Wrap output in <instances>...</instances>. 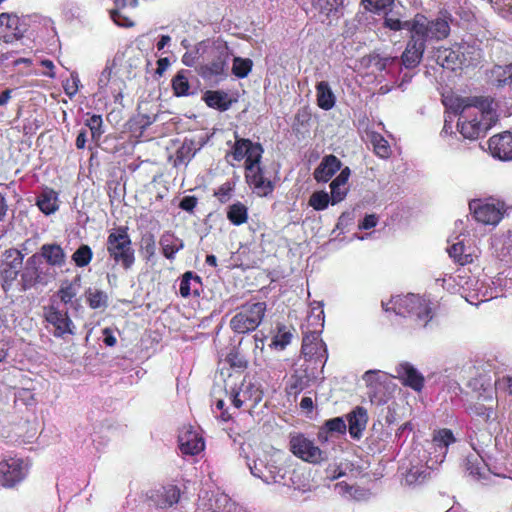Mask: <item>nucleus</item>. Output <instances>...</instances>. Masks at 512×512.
Returning a JSON list of instances; mask_svg holds the SVG:
<instances>
[{"label":"nucleus","mask_w":512,"mask_h":512,"mask_svg":"<svg viewBox=\"0 0 512 512\" xmlns=\"http://www.w3.org/2000/svg\"><path fill=\"white\" fill-rule=\"evenodd\" d=\"M443 103L451 113L458 114L457 129L466 139L483 137L496 121L491 97L446 95Z\"/></svg>","instance_id":"1"},{"label":"nucleus","mask_w":512,"mask_h":512,"mask_svg":"<svg viewBox=\"0 0 512 512\" xmlns=\"http://www.w3.org/2000/svg\"><path fill=\"white\" fill-rule=\"evenodd\" d=\"M405 28L410 32L411 49L416 64L419 65L427 48L428 39L447 38L450 35L451 24L443 17L430 20L425 14L418 12L411 20H405Z\"/></svg>","instance_id":"2"},{"label":"nucleus","mask_w":512,"mask_h":512,"mask_svg":"<svg viewBox=\"0 0 512 512\" xmlns=\"http://www.w3.org/2000/svg\"><path fill=\"white\" fill-rule=\"evenodd\" d=\"M384 310H393L397 315L410 316L416 326H427L434 317L433 302L420 294H406L391 297L388 302H382Z\"/></svg>","instance_id":"3"},{"label":"nucleus","mask_w":512,"mask_h":512,"mask_svg":"<svg viewBox=\"0 0 512 512\" xmlns=\"http://www.w3.org/2000/svg\"><path fill=\"white\" fill-rule=\"evenodd\" d=\"M307 322L308 326L313 327V330L307 331L304 334L302 353L310 360L323 363L327 358V349L325 343L320 338L321 328L324 324V311L320 303H315V306L311 308Z\"/></svg>","instance_id":"4"},{"label":"nucleus","mask_w":512,"mask_h":512,"mask_svg":"<svg viewBox=\"0 0 512 512\" xmlns=\"http://www.w3.org/2000/svg\"><path fill=\"white\" fill-rule=\"evenodd\" d=\"M249 470L254 477L266 484L280 483L284 479V469L281 466V453L262 452L252 462H247Z\"/></svg>","instance_id":"5"},{"label":"nucleus","mask_w":512,"mask_h":512,"mask_svg":"<svg viewBox=\"0 0 512 512\" xmlns=\"http://www.w3.org/2000/svg\"><path fill=\"white\" fill-rule=\"evenodd\" d=\"M106 249L111 259L120 264L125 270L130 269L135 262V251L127 228L114 229L107 237Z\"/></svg>","instance_id":"6"},{"label":"nucleus","mask_w":512,"mask_h":512,"mask_svg":"<svg viewBox=\"0 0 512 512\" xmlns=\"http://www.w3.org/2000/svg\"><path fill=\"white\" fill-rule=\"evenodd\" d=\"M43 316L46 328L54 337L65 339L75 334L76 326L68 315L67 307L60 305L57 300L52 299L51 303L43 308Z\"/></svg>","instance_id":"7"},{"label":"nucleus","mask_w":512,"mask_h":512,"mask_svg":"<svg viewBox=\"0 0 512 512\" xmlns=\"http://www.w3.org/2000/svg\"><path fill=\"white\" fill-rule=\"evenodd\" d=\"M266 311L264 302H256L242 306L232 317L230 326L236 333H247L255 330L263 320Z\"/></svg>","instance_id":"8"},{"label":"nucleus","mask_w":512,"mask_h":512,"mask_svg":"<svg viewBox=\"0 0 512 512\" xmlns=\"http://www.w3.org/2000/svg\"><path fill=\"white\" fill-rule=\"evenodd\" d=\"M289 449L293 455L311 464H319L327 459L326 452L301 433L290 434Z\"/></svg>","instance_id":"9"},{"label":"nucleus","mask_w":512,"mask_h":512,"mask_svg":"<svg viewBox=\"0 0 512 512\" xmlns=\"http://www.w3.org/2000/svg\"><path fill=\"white\" fill-rule=\"evenodd\" d=\"M211 61L200 67L199 73L203 78L214 79L224 76L229 60V49L225 44L215 45L210 50Z\"/></svg>","instance_id":"10"},{"label":"nucleus","mask_w":512,"mask_h":512,"mask_svg":"<svg viewBox=\"0 0 512 512\" xmlns=\"http://www.w3.org/2000/svg\"><path fill=\"white\" fill-rule=\"evenodd\" d=\"M28 471L27 464L20 458L11 457L0 462V484L12 488L21 482Z\"/></svg>","instance_id":"11"},{"label":"nucleus","mask_w":512,"mask_h":512,"mask_svg":"<svg viewBox=\"0 0 512 512\" xmlns=\"http://www.w3.org/2000/svg\"><path fill=\"white\" fill-rule=\"evenodd\" d=\"M235 138L236 140L232 150L226 155V158L231 156L233 160L237 162H240L245 158V165L261 161L263 154L261 144L253 143L249 139L239 138L237 135Z\"/></svg>","instance_id":"12"},{"label":"nucleus","mask_w":512,"mask_h":512,"mask_svg":"<svg viewBox=\"0 0 512 512\" xmlns=\"http://www.w3.org/2000/svg\"><path fill=\"white\" fill-rule=\"evenodd\" d=\"M230 400L235 408L249 404V409H252L262 400V391L250 380L244 379L237 389L231 391Z\"/></svg>","instance_id":"13"},{"label":"nucleus","mask_w":512,"mask_h":512,"mask_svg":"<svg viewBox=\"0 0 512 512\" xmlns=\"http://www.w3.org/2000/svg\"><path fill=\"white\" fill-rule=\"evenodd\" d=\"M473 215L478 222L486 223V225H497L504 216L505 204L500 201L495 203H481V201H473L469 204Z\"/></svg>","instance_id":"14"},{"label":"nucleus","mask_w":512,"mask_h":512,"mask_svg":"<svg viewBox=\"0 0 512 512\" xmlns=\"http://www.w3.org/2000/svg\"><path fill=\"white\" fill-rule=\"evenodd\" d=\"M245 170L246 182L258 196H267L273 191V184L264 177L260 162L245 165Z\"/></svg>","instance_id":"15"},{"label":"nucleus","mask_w":512,"mask_h":512,"mask_svg":"<svg viewBox=\"0 0 512 512\" xmlns=\"http://www.w3.org/2000/svg\"><path fill=\"white\" fill-rule=\"evenodd\" d=\"M347 430L352 435V412L347 413L344 417H335L325 421L319 429L318 439L321 442H327L330 437L344 435Z\"/></svg>","instance_id":"16"},{"label":"nucleus","mask_w":512,"mask_h":512,"mask_svg":"<svg viewBox=\"0 0 512 512\" xmlns=\"http://www.w3.org/2000/svg\"><path fill=\"white\" fill-rule=\"evenodd\" d=\"M395 377L408 388L414 391H422L425 386L424 375L419 372L411 362H400L395 368Z\"/></svg>","instance_id":"17"},{"label":"nucleus","mask_w":512,"mask_h":512,"mask_svg":"<svg viewBox=\"0 0 512 512\" xmlns=\"http://www.w3.org/2000/svg\"><path fill=\"white\" fill-rule=\"evenodd\" d=\"M179 447L182 453L196 455L204 449V440L192 426H184L178 436Z\"/></svg>","instance_id":"18"},{"label":"nucleus","mask_w":512,"mask_h":512,"mask_svg":"<svg viewBox=\"0 0 512 512\" xmlns=\"http://www.w3.org/2000/svg\"><path fill=\"white\" fill-rule=\"evenodd\" d=\"M488 148L493 157L500 160H511L512 158V133L504 131L503 133L494 134L488 140Z\"/></svg>","instance_id":"19"},{"label":"nucleus","mask_w":512,"mask_h":512,"mask_svg":"<svg viewBox=\"0 0 512 512\" xmlns=\"http://www.w3.org/2000/svg\"><path fill=\"white\" fill-rule=\"evenodd\" d=\"M37 255L41 256V260H44L47 265L53 267L56 271L57 268H62L66 263L65 251L55 243L42 245Z\"/></svg>","instance_id":"20"},{"label":"nucleus","mask_w":512,"mask_h":512,"mask_svg":"<svg viewBox=\"0 0 512 512\" xmlns=\"http://www.w3.org/2000/svg\"><path fill=\"white\" fill-rule=\"evenodd\" d=\"M21 36L19 18L14 14L2 13L0 15V39L9 43Z\"/></svg>","instance_id":"21"},{"label":"nucleus","mask_w":512,"mask_h":512,"mask_svg":"<svg viewBox=\"0 0 512 512\" xmlns=\"http://www.w3.org/2000/svg\"><path fill=\"white\" fill-rule=\"evenodd\" d=\"M494 402L495 392L490 388L486 395L483 396V401H476V403L470 405L468 409L471 414L476 415V417H480L484 422H488L492 415L495 414Z\"/></svg>","instance_id":"22"},{"label":"nucleus","mask_w":512,"mask_h":512,"mask_svg":"<svg viewBox=\"0 0 512 512\" xmlns=\"http://www.w3.org/2000/svg\"><path fill=\"white\" fill-rule=\"evenodd\" d=\"M361 138L366 144H370L376 155L381 158H388L391 155V148L387 139L377 131L365 130L360 133Z\"/></svg>","instance_id":"23"},{"label":"nucleus","mask_w":512,"mask_h":512,"mask_svg":"<svg viewBox=\"0 0 512 512\" xmlns=\"http://www.w3.org/2000/svg\"><path fill=\"white\" fill-rule=\"evenodd\" d=\"M150 498L156 507L166 509L179 501L180 490L176 486L164 487L152 494Z\"/></svg>","instance_id":"24"},{"label":"nucleus","mask_w":512,"mask_h":512,"mask_svg":"<svg viewBox=\"0 0 512 512\" xmlns=\"http://www.w3.org/2000/svg\"><path fill=\"white\" fill-rule=\"evenodd\" d=\"M397 58L395 56H380L379 53H370V55L363 56L360 63L365 67L371 69L373 74L387 70L390 65L396 64Z\"/></svg>","instance_id":"25"},{"label":"nucleus","mask_w":512,"mask_h":512,"mask_svg":"<svg viewBox=\"0 0 512 512\" xmlns=\"http://www.w3.org/2000/svg\"><path fill=\"white\" fill-rule=\"evenodd\" d=\"M341 163L334 155L326 156L314 171L318 182H327L340 169Z\"/></svg>","instance_id":"26"},{"label":"nucleus","mask_w":512,"mask_h":512,"mask_svg":"<svg viewBox=\"0 0 512 512\" xmlns=\"http://www.w3.org/2000/svg\"><path fill=\"white\" fill-rule=\"evenodd\" d=\"M159 243L163 255L169 260L174 259L175 254L184 247L183 241L169 231L162 234Z\"/></svg>","instance_id":"27"},{"label":"nucleus","mask_w":512,"mask_h":512,"mask_svg":"<svg viewBox=\"0 0 512 512\" xmlns=\"http://www.w3.org/2000/svg\"><path fill=\"white\" fill-rule=\"evenodd\" d=\"M80 288V277L77 276L71 282H63L61 284L60 289L56 293V297L59 299L57 301L63 307H66L68 304H71L73 299L76 297L78 290Z\"/></svg>","instance_id":"28"},{"label":"nucleus","mask_w":512,"mask_h":512,"mask_svg":"<svg viewBox=\"0 0 512 512\" xmlns=\"http://www.w3.org/2000/svg\"><path fill=\"white\" fill-rule=\"evenodd\" d=\"M437 60L446 69H459L462 66L463 60L456 50L453 48H440L437 51Z\"/></svg>","instance_id":"29"},{"label":"nucleus","mask_w":512,"mask_h":512,"mask_svg":"<svg viewBox=\"0 0 512 512\" xmlns=\"http://www.w3.org/2000/svg\"><path fill=\"white\" fill-rule=\"evenodd\" d=\"M37 206L46 215L58 209V195L52 189H44L37 198Z\"/></svg>","instance_id":"30"},{"label":"nucleus","mask_w":512,"mask_h":512,"mask_svg":"<svg viewBox=\"0 0 512 512\" xmlns=\"http://www.w3.org/2000/svg\"><path fill=\"white\" fill-rule=\"evenodd\" d=\"M36 261V255H32L27 259L25 263L24 270L21 274V286L23 290H28L38 285L36 278Z\"/></svg>","instance_id":"31"},{"label":"nucleus","mask_w":512,"mask_h":512,"mask_svg":"<svg viewBox=\"0 0 512 512\" xmlns=\"http://www.w3.org/2000/svg\"><path fill=\"white\" fill-rule=\"evenodd\" d=\"M201 287V279L199 276L194 275L192 272H186L180 282V294L182 297H188L192 294L199 295Z\"/></svg>","instance_id":"32"},{"label":"nucleus","mask_w":512,"mask_h":512,"mask_svg":"<svg viewBox=\"0 0 512 512\" xmlns=\"http://www.w3.org/2000/svg\"><path fill=\"white\" fill-rule=\"evenodd\" d=\"M204 100L209 107L218 109L220 111L228 110L231 104L227 94L221 91L206 92Z\"/></svg>","instance_id":"33"},{"label":"nucleus","mask_w":512,"mask_h":512,"mask_svg":"<svg viewBox=\"0 0 512 512\" xmlns=\"http://www.w3.org/2000/svg\"><path fill=\"white\" fill-rule=\"evenodd\" d=\"M317 103L324 110L331 109L335 104V97L327 82L321 81L317 84Z\"/></svg>","instance_id":"34"},{"label":"nucleus","mask_w":512,"mask_h":512,"mask_svg":"<svg viewBox=\"0 0 512 512\" xmlns=\"http://www.w3.org/2000/svg\"><path fill=\"white\" fill-rule=\"evenodd\" d=\"M37 261H36V278L38 285H48L49 283L53 282L57 277V271L54 270L53 267L47 265L46 263H43L41 260V256L36 255Z\"/></svg>","instance_id":"35"},{"label":"nucleus","mask_w":512,"mask_h":512,"mask_svg":"<svg viewBox=\"0 0 512 512\" xmlns=\"http://www.w3.org/2000/svg\"><path fill=\"white\" fill-rule=\"evenodd\" d=\"M227 218L236 226L242 225L248 220V209L243 203L236 202L228 207Z\"/></svg>","instance_id":"36"},{"label":"nucleus","mask_w":512,"mask_h":512,"mask_svg":"<svg viewBox=\"0 0 512 512\" xmlns=\"http://www.w3.org/2000/svg\"><path fill=\"white\" fill-rule=\"evenodd\" d=\"M86 298L92 309H105L108 306V295L102 290L89 288L86 291Z\"/></svg>","instance_id":"37"},{"label":"nucleus","mask_w":512,"mask_h":512,"mask_svg":"<svg viewBox=\"0 0 512 512\" xmlns=\"http://www.w3.org/2000/svg\"><path fill=\"white\" fill-rule=\"evenodd\" d=\"M363 380L369 387L368 394L373 399V397H376L378 402L383 401V398H378L377 393L380 391L381 388H383V383L379 379L378 372H375V370H367L363 375Z\"/></svg>","instance_id":"38"},{"label":"nucleus","mask_w":512,"mask_h":512,"mask_svg":"<svg viewBox=\"0 0 512 512\" xmlns=\"http://www.w3.org/2000/svg\"><path fill=\"white\" fill-rule=\"evenodd\" d=\"M448 254L455 262L460 264V266H465V264H469V262L473 261L472 255L465 253V244H463V242L452 244L448 248Z\"/></svg>","instance_id":"39"},{"label":"nucleus","mask_w":512,"mask_h":512,"mask_svg":"<svg viewBox=\"0 0 512 512\" xmlns=\"http://www.w3.org/2000/svg\"><path fill=\"white\" fill-rule=\"evenodd\" d=\"M93 257V252L88 245L82 244L72 255V260L78 267L87 266Z\"/></svg>","instance_id":"40"},{"label":"nucleus","mask_w":512,"mask_h":512,"mask_svg":"<svg viewBox=\"0 0 512 512\" xmlns=\"http://www.w3.org/2000/svg\"><path fill=\"white\" fill-rule=\"evenodd\" d=\"M369 421L367 410L363 406L354 408V438L359 437V433L366 428Z\"/></svg>","instance_id":"41"},{"label":"nucleus","mask_w":512,"mask_h":512,"mask_svg":"<svg viewBox=\"0 0 512 512\" xmlns=\"http://www.w3.org/2000/svg\"><path fill=\"white\" fill-rule=\"evenodd\" d=\"M293 334L291 329L286 326H279L277 334L274 336L272 346L277 349L283 350L292 340Z\"/></svg>","instance_id":"42"},{"label":"nucleus","mask_w":512,"mask_h":512,"mask_svg":"<svg viewBox=\"0 0 512 512\" xmlns=\"http://www.w3.org/2000/svg\"><path fill=\"white\" fill-rule=\"evenodd\" d=\"M133 11L134 10H125V12L110 11V17L117 26L130 28L135 25L132 15Z\"/></svg>","instance_id":"43"},{"label":"nucleus","mask_w":512,"mask_h":512,"mask_svg":"<svg viewBox=\"0 0 512 512\" xmlns=\"http://www.w3.org/2000/svg\"><path fill=\"white\" fill-rule=\"evenodd\" d=\"M252 65V60L248 58L235 57L233 60L232 72L238 78H244L250 73Z\"/></svg>","instance_id":"44"},{"label":"nucleus","mask_w":512,"mask_h":512,"mask_svg":"<svg viewBox=\"0 0 512 512\" xmlns=\"http://www.w3.org/2000/svg\"><path fill=\"white\" fill-rule=\"evenodd\" d=\"M172 86L177 96H184L189 93V82L185 71H180L172 80Z\"/></svg>","instance_id":"45"},{"label":"nucleus","mask_w":512,"mask_h":512,"mask_svg":"<svg viewBox=\"0 0 512 512\" xmlns=\"http://www.w3.org/2000/svg\"><path fill=\"white\" fill-rule=\"evenodd\" d=\"M313 8L320 14L329 15L342 3V0H311Z\"/></svg>","instance_id":"46"},{"label":"nucleus","mask_w":512,"mask_h":512,"mask_svg":"<svg viewBox=\"0 0 512 512\" xmlns=\"http://www.w3.org/2000/svg\"><path fill=\"white\" fill-rule=\"evenodd\" d=\"M12 255H14V258L10 263V267L8 269H5L3 272L6 280H14L16 278L18 274V269L20 268L23 262V255L21 254V252L17 250L10 251V256Z\"/></svg>","instance_id":"47"},{"label":"nucleus","mask_w":512,"mask_h":512,"mask_svg":"<svg viewBox=\"0 0 512 512\" xmlns=\"http://www.w3.org/2000/svg\"><path fill=\"white\" fill-rule=\"evenodd\" d=\"M433 441L435 445L438 446H449L451 443L456 441V438L451 429H446V427H444L443 429H439L437 432H435Z\"/></svg>","instance_id":"48"},{"label":"nucleus","mask_w":512,"mask_h":512,"mask_svg":"<svg viewBox=\"0 0 512 512\" xmlns=\"http://www.w3.org/2000/svg\"><path fill=\"white\" fill-rule=\"evenodd\" d=\"M329 204V195L324 191L314 192L309 199V205L315 210H324Z\"/></svg>","instance_id":"49"},{"label":"nucleus","mask_w":512,"mask_h":512,"mask_svg":"<svg viewBox=\"0 0 512 512\" xmlns=\"http://www.w3.org/2000/svg\"><path fill=\"white\" fill-rule=\"evenodd\" d=\"M394 0H362L365 9L370 12H386Z\"/></svg>","instance_id":"50"},{"label":"nucleus","mask_w":512,"mask_h":512,"mask_svg":"<svg viewBox=\"0 0 512 512\" xmlns=\"http://www.w3.org/2000/svg\"><path fill=\"white\" fill-rule=\"evenodd\" d=\"M113 69L112 66H106L100 74L98 80L99 92L102 94H108V87L110 85L111 80L113 79Z\"/></svg>","instance_id":"51"},{"label":"nucleus","mask_w":512,"mask_h":512,"mask_svg":"<svg viewBox=\"0 0 512 512\" xmlns=\"http://www.w3.org/2000/svg\"><path fill=\"white\" fill-rule=\"evenodd\" d=\"M86 125L89 127L94 139L100 138L104 132L102 129L103 121L100 115H92L86 120Z\"/></svg>","instance_id":"52"},{"label":"nucleus","mask_w":512,"mask_h":512,"mask_svg":"<svg viewBox=\"0 0 512 512\" xmlns=\"http://www.w3.org/2000/svg\"><path fill=\"white\" fill-rule=\"evenodd\" d=\"M233 191L234 184L231 182H225L215 191V196L221 203H226L231 199Z\"/></svg>","instance_id":"53"},{"label":"nucleus","mask_w":512,"mask_h":512,"mask_svg":"<svg viewBox=\"0 0 512 512\" xmlns=\"http://www.w3.org/2000/svg\"><path fill=\"white\" fill-rule=\"evenodd\" d=\"M124 87V81L114 76L108 87V93H110L115 98V101H118L123 97Z\"/></svg>","instance_id":"54"},{"label":"nucleus","mask_w":512,"mask_h":512,"mask_svg":"<svg viewBox=\"0 0 512 512\" xmlns=\"http://www.w3.org/2000/svg\"><path fill=\"white\" fill-rule=\"evenodd\" d=\"M384 26L390 30L399 31L403 30V28H406V22H403L400 17L394 16V14H388V12H386L384 16Z\"/></svg>","instance_id":"55"},{"label":"nucleus","mask_w":512,"mask_h":512,"mask_svg":"<svg viewBox=\"0 0 512 512\" xmlns=\"http://www.w3.org/2000/svg\"><path fill=\"white\" fill-rule=\"evenodd\" d=\"M401 60L405 67H407L408 69H412V67H417V61L414 57V52L411 48L410 38L408 39L406 43V48L401 55Z\"/></svg>","instance_id":"56"},{"label":"nucleus","mask_w":512,"mask_h":512,"mask_svg":"<svg viewBox=\"0 0 512 512\" xmlns=\"http://www.w3.org/2000/svg\"><path fill=\"white\" fill-rule=\"evenodd\" d=\"M142 249L148 259L155 255L156 245L154 236L152 234H146L143 236Z\"/></svg>","instance_id":"57"},{"label":"nucleus","mask_w":512,"mask_h":512,"mask_svg":"<svg viewBox=\"0 0 512 512\" xmlns=\"http://www.w3.org/2000/svg\"><path fill=\"white\" fill-rule=\"evenodd\" d=\"M138 6V0H114V8L110 11L125 12V10H135Z\"/></svg>","instance_id":"58"},{"label":"nucleus","mask_w":512,"mask_h":512,"mask_svg":"<svg viewBox=\"0 0 512 512\" xmlns=\"http://www.w3.org/2000/svg\"><path fill=\"white\" fill-rule=\"evenodd\" d=\"M79 83H80V80L78 78V75L72 73L71 79H68L66 81V83L64 84V90H65L66 94L70 97L75 95L78 91Z\"/></svg>","instance_id":"59"},{"label":"nucleus","mask_w":512,"mask_h":512,"mask_svg":"<svg viewBox=\"0 0 512 512\" xmlns=\"http://www.w3.org/2000/svg\"><path fill=\"white\" fill-rule=\"evenodd\" d=\"M379 221V216L377 214H366L364 219L359 222L358 228L360 230H369V228L376 227Z\"/></svg>","instance_id":"60"},{"label":"nucleus","mask_w":512,"mask_h":512,"mask_svg":"<svg viewBox=\"0 0 512 512\" xmlns=\"http://www.w3.org/2000/svg\"><path fill=\"white\" fill-rule=\"evenodd\" d=\"M350 175L349 168H345L341 171V173L332 181L330 184V188H334L335 186H341L342 188H347L346 183L348 181Z\"/></svg>","instance_id":"61"},{"label":"nucleus","mask_w":512,"mask_h":512,"mask_svg":"<svg viewBox=\"0 0 512 512\" xmlns=\"http://www.w3.org/2000/svg\"><path fill=\"white\" fill-rule=\"evenodd\" d=\"M197 198L195 196H185L179 203V207L187 212H192L197 205Z\"/></svg>","instance_id":"62"},{"label":"nucleus","mask_w":512,"mask_h":512,"mask_svg":"<svg viewBox=\"0 0 512 512\" xmlns=\"http://www.w3.org/2000/svg\"><path fill=\"white\" fill-rule=\"evenodd\" d=\"M304 388V381L301 377H292L291 383L287 387L288 394H298Z\"/></svg>","instance_id":"63"},{"label":"nucleus","mask_w":512,"mask_h":512,"mask_svg":"<svg viewBox=\"0 0 512 512\" xmlns=\"http://www.w3.org/2000/svg\"><path fill=\"white\" fill-rule=\"evenodd\" d=\"M495 388H504L509 394H512V375H504L495 381Z\"/></svg>","instance_id":"64"}]
</instances>
